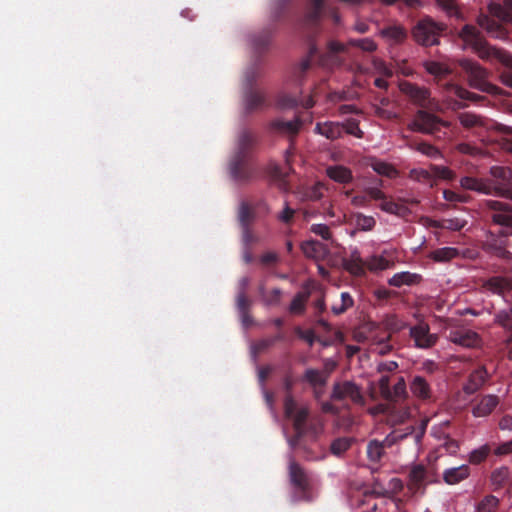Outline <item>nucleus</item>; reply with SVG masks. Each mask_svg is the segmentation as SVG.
Here are the masks:
<instances>
[{"label":"nucleus","instance_id":"nucleus-4","mask_svg":"<svg viewBox=\"0 0 512 512\" xmlns=\"http://www.w3.org/2000/svg\"><path fill=\"white\" fill-rule=\"evenodd\" d=\"M310 7L306 13L302 27L309 41V58L304 59L300 64V72L305 73L311 66V59L318 54L317 46L313 43V38L318 31V26L324 10V0H309Z\"/></svg>","mask_w":512,"mask_h":512},{"label":"nucleus","instance_id":"nucleus-20","mask_svg":"<svg viewBox=\"0 0 512 512\" xmlns=\"http://www.w3.org/2000/svg\"><path fill=\"white\" fill-rule=\"evenodd\" d=\"M346 51V46L337 41H330L327 44V52L320 57V63L326 67L338 66L341 64L340 53Z\"/></svg>","mask_w":512,"mask_h":512},{"label":"nucleus","instance_id":"nucleus-47","mask_svg":"<svg viewBox=\"0 0 512 512\" xmlns=\"http://www.w3.org/2000/svg\"><path fill=\"white\" fill-rule=\"evenodd\" d=\"M436 3L447 16L460 18L461 13L456 0H436Z\"/></svg>","mask_w":512,"mask_h":512},{"label":"nucleus","instance_id":"nucleus-39","mask_svg":"<svg viewBox=\"0 0 512 512\" xmlns=\"http://www.w3.org/2000/svg\"><path fill=\"white\" fill-rule=\"evenodd\" d=\"M460 252L454 247H442L433 250L429 257L435 262H448L454 258H457Z\"/></svg>","mask_w":512,"mask_h":512},{"label":"nucleus","instance_id":"nucleus-16","mask_svg":"<svg viewBox=\"0 0 512 512\" xmlns=\"http://www.w3.org/2000/svg\"><path fill=\"white\" fill-rule=\"evenodd\" d=\"M258 143V138L255 133L248 129H244L239 133L237 139V146L232 156H240L245 158L254 159L253 151Z\"/></svg>","mask_w":512,"mask_h":512},{"label":"nucleus","instance_id":"nucleus-61","mask_svg":"<svg viewBox=\"0 0 512 512\" xmlns=\"http://www.w3.org/2000/svg\"><path fill=\"white\" fill-rule=\"evenodd\" d=\"M299 100L287 94H280L277 98V106L282 109L294 108L299 105Z\"/></svg>","mask_w":512,"mask_h":512},{"label":"nucleus","instance_id":"nucleus-37","mask_svg":"<svg viewBox=\"0 0 512 512\" xmlns=\"http://www.w3.org/2000/svg\"><path fill=\"white\" fill-rule=\"evenodd\" d=\"M427 471L425 466L414 465L409 472V486L411 489H419L425 482Z\"/></svg>","mask_w":512,"mask_h":512},{"label":"nucleus","instance_id":"nucleus-50","mask_svg":"<svg viewBox=\"0 0 512 512\" xmlns=\"http://www.w3.org/2000/svg\"><path fill=\"white\" fill-rule=\"evenodd\" d=\"M443 198L451 203H467L470 201V195L462 192L446 189L443 191Z\"/></svg>","mask_w":512,"mask_h":512},{"label":"nucleus","instance_id":"nucleus-38","mask_svg":"<svg viewBox=\"0 0 512 512\" xmlns=\"http://www.w3.org/2000/svg\"><path fill=\"white\" fill-rule=\"evenodd\" d=\"M385 448H389L384 445V440L379 441L373 439L367 444V457L371 462H380L385 453Z\"/></svg>","mask_w":512,"mask_h":512},{"label":"nucleus","instance_id":"nucleus-41","mask_svg":"<svg viewBox=\"0 0 512 512\" xmlns=\"http://www.w3.org/2000/svg\"><path fill=\"white\" fill-rule=\"evenodd\" d=\"M310 297L309 291H300L292 299L289 311L292 314H302L306 308V302Z\"/></svg>","mask_w":512,"mask_h":512},{"label":"nucleus","instance_id":"nucleus-34","mask_svg":"<svg viewBox=\"0 0 512 512\" xmlns=\"http://www.w3.org/2000/svg\"><path fill=\"white\" fill-rule=\"evenodd\" d=\"M470 474L468 465H461L446 469L443 473L444 481L449 485H454L466 479Z\"/></svg>","mask_w":512,"mask_h":512},{"label":"nucleus","instance_id":"nucleus-43","mask_svg":"<svg viewBox=\"0 0 512 512\" xmlns=\"http://www.w3.org/2000/svg\"><path fill=\"white\" fill-rule=\"evenodd\" d=\"M353 439L350 437H339L332 441L330 452L335 456L343 455L352 445Z\"/></svg>","mask_w":512,"mask_h":512},{"label":"nucleus","instance_id":"nucleus-12","mask_svg":"<svg viewBox=\"0 0 512 512\" xmlns=\"http://www.w3.org/2000/svg\"><path fill=\"white\" fill-rule=\"evenodd\" d=\"M400 91L405 94L415 105L421 108H431L434 100L431 98L430 90L409 81L399 84Z\"/></svg>","mask_w":512,"mask_h":512},{"label":"nucleus","instance_id":"nucleus-5","mask_svg":"<svg viewBox=\"0 0 512 512\" xmlns=\"http://www.w3.org/2000/svg\"><path fill=\"white\" fill-rule=\"evenodd\" d=\"M448 26L443 22L435 21L431 16L420 18L411 30L413 40L424 47L440 44V37L446 32Z\"/></svg>","mask_w":512,"mask_h":512},{"label":"nucleus","instance_id":"nucleus-18","mask_svg":"<svg viewBox=\"0 0 512 512\" xmlns=\"http://www.w3.org/2000/svg\"><path fill=\"white\" fill-rule=\"evenodd\" d=\"M410 336L415 341L418 348H431L437 342V335L429 332V326L426 324H419L410 329Z\"/></svg>","mask_w":512,"mask_h":512},{"label":"nucleus","instance_id":"nucleus-51","mask_svg":"<svg viewBox=\"0 0 512 512\" xmlns=\"http://www.w3.org/2000/svg\"><path fill=\"white\" fill-rule=\"evenodd\" d=\"M499 504L497 497L488 495L478 504L477 512H495Z\"/></svg>","mask_w":512,"mask_h":512},{"label":"nucleus","instance_id":"nucleus-22","mask_svg":"<svg viewBox=\"0 0 512 512\" xmlns=\"http://www.w3.org/2000/svg\"><path fill=\"white\" fill-rule=\"evenodd\" d=\"M459 183L461 188L465 190L474 191L485 195H491L492 193L488 178L464 176L460 179Z\"/></svg>","mask_w":512,"mask_h":512},{"label":"nucleus","instance_id":"nucleus-44","mask_svg":"<svg viewBox=\"0 0 512 512\" xmlns=\"http://www.w3.org/2000/svg\"><path fill=\"white\" fill-rule=\"evenodd\" d=\"M304 379L314 387L324 386L327 381V375L317 369H307Z\"/></svg>","mask_w":512,"mask_h":512},{"label":"nucleus","instance_id":"nucleus-6","mask_svg":"<svg viewBox=\"0 0 512 512\" xmlns=\"http://www.w3.org/2000/svg\"><path fill=\"white\" fill-rule=\"evenodd\" d=\"M481 209L489 225L499 226L500 230L512 231V205L498 200H484Z\"/></svg>","mask_w":512,"mask_h":512},{"label":"nucleus","instance_id":"nucleus-32","mask_svg":"<svg viewBox=\"0 0 512 512\" xmlns=\"http://www.w3.org/2000/svg\"><path fill=\"white\" fill-rule=\"evenodd\" d=\"M380 35L393 44L403 43L408 34L402 25H391L380 30Z\"/></svg>","mask_w":512,"mask_h":512},{"label":"nucleus","instance_id":"nucleus-60","mask_svg":"<svg viewBox=\"0 0 512 512\" xmlns=\"http://www.w3.org/2000/svg\"><path fill=\"white\" fill-rule=\"evenodd\" d=\"M501 131L503 136L499 140V145L504 151L512 153V129L503 127Z\"/></svg>","mask_w":512,"mask_h":512},{"label":"nucleus","instance_id":"nucleus-40","mask_svg":"<svg viewBox=\"0 0 512 512\" xmlns=\"http://www.w3.org/2000/svg\"><path fill=\"white\" fill-rule=\"evenodd\" d=\"M370 166L377 174L388 178H394L398 174V171L393 165L378 159H372Z\"/></svg>","mask_w":512,"mask_h":512},{"label":"nucleus","instance_id":"nucleus-19","mask_svg":"<svg viewBox=\"0 0 512 512\" xmlns=\"http://www.w3.org/2000/svg\"><path fill=\"white\" fill-rule=\"evenodd\" d=\"M477 24L493 38L505 39L508 35L507 30L497 20L489 15L480 14L477 17Z\"/></svg>","mask_w":512,"mask_h":512},{"label":"nucleus","instance_id":"nucleus-53","mask_svg":"<svg viewBox=\"0 0 512 512\" xmlns=\"http://www.w3.org/2000/svg\"><path fill=\"white\" fill-rule=\"evenodd\" d=\"M341 124L343 126V133L346 132L357 138L363 137V131L360 129L359 122L356 119L350 118Z\"/></svg>","mask_w":512,"mask_h":512},{"label":"nucleus","instance_id":"nucleus-36","mask_svg":"<svg viewBox=\"0 0 512 512\" xmlns=\"http://www.w3.org/2000/svg\"><path fill=\"white\" fill-rule=\"evenodd\" d=\"M303 254L312 259H319L325 252L324 245L317 240H307L301 244Z\"/></svg>","mask_w":512,"mask_h":512},{"label":"nucleus","instance_id":"nucleus-35","mask_svg":"<svg viewBox=\"0 0 512 512\" xmlns=\"http://www.w3.org/2000/svg\"><path fill=\"white\" fill-rule=\"evenodd\" d=\"M425 69L429 74L435 76L438 85L442 86L443 89L445 90L444 85L447 82L442 81L451 74V69L447 65L435 61L427 62L425 64Z\"/></svg>","mask_w":512,"mask_h":512},{"label":"nucleus","instance_id":"nucleus-57","mask_svg":"<svg viewBox=\"0 0 512 512\" xmlns=\"http://www.w3.org/2000/svg\"><path fill=\"white\" fill-rule=\"evenodd\" d=\"M415 149L433 159L441 157L440 151L433 145L426 142L417 143L415 145Z\"/></svg>","mask_w":512,"mask_h":512},{"label":"nucleus","instance_id":"nucleus-2","mask_svg":"<svg viewBox=\"0 0 512 512\" xmlns=\"http://www.w3.org/2000/svg\"><path fill=\"white\" fill-rule=\"evenodd\" d=\"M459 37L480 59L490 63H500L512 70V54L505 49L490 45L474 25H464L459 32Z\"/></svg>","mask_w":512,"mask_h":512},{"label":"nucleus","instance_id":"nucleus-59","mask_svg":"<svg viewBox=\"0 0 512 512\" xmlns=\"http://www.w3.org/2000/svg\"><path fill=\"white\" fill-rule=\"evenodd\" d=\"M379 208L387 213L399 215L402 210V206L398 203L390 200L387 198V196L381 201Z\"/></svg>","mask_w":512,"mask_h":512},{"label":"nucleus","instance_id":"nucleus-7","mask_svg":"<svg viewBox=\"0 0 512 512\" xmlns=\"http://www.w3.org/2000/svg\"><path fill=\"white\" fill-rule=\"evenodd\" d=\"M230 177L238 184H248L258 177L259 170L255 159L232 156L228 163Z\"/></svg>","mask_w":512,"mask_h":512},{"label":"nucleus","instance_id":"nucleus-42","mask_svg":"<svg viewBox=\"0 0 512 512\" xmlns=\"http://www.w3.org/2000/svg\"><path fill=\"white\" fill-rule=\"evenodd\" d=\"M494 323L505 330H512V307H506L497 311L494 315Z\"/></svg>","mask_w":512,"mask_h":512},{"label":"nucleus","instance_id":"nucleus-28","mask_svg":"<svg viewBox=\"0 0 512 512\" xmlns=\"http://www.w3.org/2000/svg\"><path fill=\"white\" fill-rule=\"evenodd\" d=\"M499 399L496 395H485L472 408L475 417H485L489 415L498 405Z\"/></svg>","mask_w":512,"mask_h":512},{"label":"nucleus","instance_id":"nucleus-56","mask_svg":"<svg viewBox=\"0 0 512 512\" xmlns=\"http://www.w3.org/2000/svg\"><path fill=\"white\" fill-rule=\"evenodd\" d=\"M348 44L366 52H373L377 49V44L370 38L351 39Z\"/></svg>","mask_w":512,"mask_h":512},{"label":"nucleus","instance_id":"nucleus-26","mask_svg":"<svg viewBox=\"0 0 512 512\" xmlns=\"http://www.w3.org/2000/svg\"><path fill=\"white\" fill-rule=\"evenodd\" d=\"M315 132L329 140H336L343 135V126L339 122H318L315 126Z\"/></svg>","mask_w":512,"mask_h":512},{"label":"nucleus","instance_id":"nucleus-15","mask_svg":"<svg viewBox=\"0 0 512 512\" xmlns=\"http://www.w3.org/2000/svg\"><path fill=\"white\" fill-rule=\"evenodd\" d=\"M447 339L462 347L473 348L479 345V335L470 329L464 327H455L449 330Z\"/></svg>","mask_w":512,"mask_h":512},{"label":"nucleus","instance_id":"nucleus-54","mask_svg":"<svg viewBox=\"0 0 512 512\" xmlns=\"http://www.w3.org/2000/svg\"><path fill=\"white\" fill-rule=\"evenodd\" d=\"M260 293L262 295L263 301L267 305H276L280 302L281 298V290L279 288H273L271 291L266 292L264 287L260 288Z\"/></svg>","mask_w":512,"mask_h":512},{"label":"nucleus","instance_id":"nucleus-14","mask_svg":"<svg viewBox=\"0 0 512 512\" xmlns=\"http://www.w3.org/2000/svg\"><path fill=\"white\" fill-rule=\"evenodd\" d=\"M331 398L337 401L349 399L354 404L358 405H364L365 403L361 388L352 381L335 383L333 386Z\"/></svg>","mask_w":512,"mask_h":512},{"label":"nucleus","instance_id":"nucleus-21","mask_svg":"<svg viewBox=\"0 0 512 512\" xmlns=\"http://www.w3.org/2000/svg\"><path fill=\"white\" fill-rule=\"evenodd\" d=\"M488 376L485 366L478 367L470 373L468 381L463 387L464 392L468 395L474 394L484 385Z\"/></svg>","mask_w":512,"mask_h":512},{"label":"nucleus","instance_id":"nucleus-8","mask_svg":"<svg viewBox=\"0 0 512 512\" xmlns=\"http://www.w3.org/2000/svg\"><path fill=\"white\" fill-rule=\"evenodd\" d=\"M489 179L491 195L512 200V170L503 166H492Z\"/></svg>","mask_w":512,"mask_h":512},{"label":"nucleus","instance_id":"nucleus-46","mask_svg":"<svg viewBox=\"0 0 512 512\" xmlns=\"http://www.w3.org/2000/svg\"><path fill=\"white\" fill-rule=\"evenodd\" d=\"M355 225L361 231H371L376 225L374 217L367 216L362 213L354 215Z\"/></svg>","mask_w":512,"mask_h":512},{"label":"nucleus","instance_id":"nucleus-3","mask_svg":"<svg viewBox=\"0 0 512 512\" xmlns=\"http://www.w3.org/2000/svg\"><path fill=\"white\" fill-rule=\"evenodd\" d=\"M458 64L470 88L491 95H498L500 93L501 89L489 81L490 71L477 61L463 58L458 61Z\"/></svg>","mask_w":512,"mask_h":512},{"label":"nucleus","instance_id":"nucleus-1","mask_svg":"<svg viewBox=\"0 0 512 512\" xmlns=\"http://www.w3.org/2000/svg\"><path fill=\"white\" fill-rule=\"evenodd\" d=\"M284 414L292 422L294 430V435L289 439L292 448H301L304 438L314 441L322 433V423L316 418H311L309 408L299 405L290 394L284 399Z\"/></svg>","mask_w":512,"mask_h":512},{"label":"nucleus","instance_id":"nucleus-49","mask_svg":"<svg viewBox=\"0 0 512 512\" xmlns=\"http://www.w3.org/2000/svg\"><path fill=\"white\" fill-rule=\"evenodd\" d=\"M407 395L406 382L403 377H399L398 381L394 384L391 389V397L386 399L387 401H398L405 398Z\"/></svg>","mask_w":512,"mask_h":512},{"label":"nucleus","instance_id":"nucleus-48","mask_svg":"<svg viewBox=\"0 0 512 512\" xmlns=\"http://www.w3.org/2000/svg\"><path fill=\"white\" fill-rule=\"evenodd\" d=\"M459 121L465 128H473L483 125V119L480 116L470 112L460 114Z\"/></svg>","mask_w":512,"mask_h":512},{"label":"nucleus","instance_id":"nucleus-17","mask_svg":"<svg viewBox=\"0 0 512 512\" xmlns=\"http://www.w3.org/2000/svg\"><path fill=\"white\" fill-rule=\"evenodd\" d=\"M288 474L291 485L300 492L310 488V477L306 470L295 460H290Z\"/></svg>","mask_w":512,"mask_h":512},{"label":"nucleus","instance_id":"nucleus-33","mask_svg":"<svg viewBox=\"0 0 512 512\" xmlns=\"http://www.w3.org/2000/svg\"><path fill=\"white\" fill-rule=\"evenodd\" d=\"M412 394L422 400L431 398V387L427 380L422 376H415L410 383Z\"/></svg>","mask_w":512,"mask_h":512},{"label":"nucleus","instance_id":"nucleus-23","mask_svg":"<svg viewBox=\"0 0 512 512\" xmlns=\"http://www.w3.org/2000/svg\"><path fill=\"white\" fill-rule=\"evenodd\" d=\"M488 12L501 22L512 24V0H503L502 4L490 2Z\"/></svg>","mask_w":512,"mask_h":512},{"label":"nucleus","instance_id":"nucleus-29","mask_svg":"<svg viewBox=\"0 0 512 512\" xmlns=\"http://www.w3.org/2000/svg\"><path fill=\"white\" fill-rule=\"evenodd\" d=\"M343 267L354 276L359 277L365 275L366 264L362 260L358 250L352 251L350 257L343 260Z\"/></svg>","mask_w":512,"mask_h":512},{"label":"nucleus","instance_id":"nucleus-11","mask_svg":"<svg viewBox=\"0 0 512 512\" xmlns=\"http://www.w3.org/2000/svg\"><path fill=\"white\" fill-rule=\"evenodd\" d=\"M443 126H447V123L436 115L422 109L417 111L409 125L411 130L426 134H436Z\"/></svg>","mask_w":512,"mask_h":512},{"label":"nucleus","instance_id":"nucleus-24","mask_svg":"<svg viewBox=\"0 0 512 512\" xmlns=\"http://www.w3.org/2000/svg\"><path fill=\"white\" fill-rule=\"evenodd\" d=\"M482 287L493 294L503 295L512 290V279L503 276H493L484 281Z\"/></svg>","mask_w":512,"mask_h":512},{"label":"nucleus","instance_id":"nucleus-62","mask_svg":"<svg viewBox=\"0 0 512 512\" xmlns=\"http://www.w3.org/2000/svg\"><path fill=\"white\" fill-rule=\"evenodd\" d=\"M431 170L435 176L444 180H453L455 173L445 166L432 165Z\"/></svg>","mask_w":512,"mask_h":512},{"label":"nucleus","instance_id":"nucleus-45","mask_svg":"<svg viewBox=\"0 0 512 512\" xmlns=\"http://www.w3.org/2000/svg\"><path fill=\"white\" fill-rule=\"evenodd\" d=\"M254 216V208L248 202L243 201L240 204L238 214L240 225H250Z\"/></svg>","mask_w":512,"mask_h":512},{"label":"nucleus","instance_id":"nucleus-31","mask_svg":"<svg viewBox=\"0 0 512 512\" xmlns=\"http://www.w3.org/2000/svg\"><path fill=\"white\" fill-rule=\"evenodd\" d=\"M326 174L330 179L340 184H348L353 180L352 171L342 165L327 167Z\"/></svg>","mask_w":512,"mask_h":512},{"label":"nucleus","instance_id":"nucleus-63","mask_svg":"<svg viewBox=\"0 0 512 512\" xmlns=\"http://www.w3.org/2000/svg\"><path fill=\"white\" fill-rule=\"evenodd\" d=\"M383 326L389 332H398L403 328V324L395 315L386 316L383 321Z\"/></svg>","mask_w":512,"mask_h":512},{"label":"nucleus","instance_id":"nucleus-30","mask_svg":"<svg viewBox=\"0 0 512 512\" xmlns=\"http://www.w3.org/2000/svg\"><path fill=\"white\" fill-rule=\"evenodd\" d=\"M422 281V276L417 273H411L409 271H403L394 274L388 283L390 286L400 288L403 285L412 286L419 284Z\"/></svg>","mask_w":512,"mask_h":512},{"label":"nucleus","instance_id":"nucleus-13","mask_svg":"<svg viewBox=\"0 0 512 512\" xmlns=\"http://www.w3.org/2000/svg\"><path fill=\"white\" fill-rule=\"evenodd\" d=\"M426 424H422L419 429H415L413 425H409L403 429H394L384 438V445L392 447L404 440L411 439L414 446L418 447L425 433Z\"/></svg>","mask_w":512,"mask_h":512},{"label":"nucleus","instance_id":"nucleus-52","mask_svg":"<svg viewBox=\"0 0 512 512\" xmlns=\"http://www.w3.org/2000/svg\"><path fill=\"white\" fill-rule=\"evenodd\" d=\"M365 264L370 271L385 270L390 266L389 260L377 255L372 256Z\"/></svg>","mask_w":512,"mask_h":512},{"label":"nucleus","instance_id":"nucleus-10","mask_svg":"<svg viewBox=\"0 0 512 512\" xmlns=\"http://www.w3.org/2000/svg\"><path fill=\"white\" fill-rule=\"evenodd\" d=\"M511 235L512 231L499 230L497 233L489 231L483 241L484 251L498 258H509L510 252L507 250V245Z\"/></svg>","mask_w":512,"mask_h":512},{"label":"nucleus","instance_id":"nucleus-55","mask_svg":"<svg viewBox=\"0 0 512 512\" xmlns=\"http://www.w3.org/2000/svg\"><path fill=\"white\" fill-rule=\"evenodd\" d=\"M490 453V447L488 445L481 446L478 449L473 450L469 455V462L471 464H480L483 462Z\"/></svg>","mask_w":512,"mask_h":512},{"label":"nucleus","instance_id":"nucleus-58","mask_svg":"<svg viewBox=\"0 0 512 512\" xmlns=\"http://www.w3.org/2000/svg\"><path fill=\"white\" fill-rule=\"evenodd\" d=\"M509 477V469L500 467L492 472L491 481L496 486H502Z\"/></svg>","mask_w":512,"mask_h":512},{"label":"nucleus","instance_id":"nucleus-9","mask_svg":"<svg viewBox=\"0 0 512 512\" xmlns=\"http://www.w3.org/2000/svg\"><path fill=\"white\" fill-rule=\"evenodd\" d=\"M256 80L255 72L247 73L246 75V91L243 96V104L246 113L263 110L269 107L266 94L255 88L254 82Z\"/></svg>","mask_w":512,"mask_h":512},{"label":"nucleus","instance_id":"nucleus-64","mask_svg":"<svg viewBox=\"0 0 512 512\" xmlns=\"http://www.w3.org/2000/svg\"><path fill=\"white\" fill-rule=\"evenodd\" d=\"M253 46L257 52H261L269 45L270 36L268 33L264 32L257 36H254L252 39Z\"/></svg>","mask_w":512,"mask_h":512},{"label":"nucleus","instance_id":"nucleus-27","mask_svg":"<svg viewBox=\"0 0 512 512\" xmlns=\"http://www.w3.org/2000/svg\"><path fill=\"white\" fill-rule=\"evenodd\" d=\"M302 125L301 120L296 117L294 120L286 121L283 119H275L271 122V128L281 134L295 136L298 134Z\"/></svg>","mask_w":512,"mask_h":512},{"label":"nucleus","instance_id":"nucleus-25","mask_svg":"<svg viewBox=\"0 0 512 512\" xmlns=\"http://www.w3.org/2000/svg\"><path fill=\"white\" fill-rule=\"evenodd\" d=\"M444 87H445V91L449 95H455L456 97H458L459 99H462V100H468V101H471L474 103H479V102H483L486 100L485 96L471 92L456 83H446L444 85Z\"/></svg>","mask_w":512,"mask_h":512}]
</instances>
